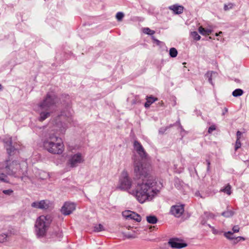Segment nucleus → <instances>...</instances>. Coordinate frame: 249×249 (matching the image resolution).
I'll list each match as a JSON object with an SVG mask.
<instances>
[{
	"instance_id": "a19ab883",
	"label": "nucleus",
	"mask_w": 249,
	"mask_h": 249,
	"mask_svg": "<svg viewBox=\"0 0 249 249\" xmlns=\"http://www.w3.org/2000/svg\"><path fill=\"white\" fill-rule=\"evenodd\" d=\"M210 165V161H208V167H209Z\"/></svg>"
},
{
	"instance_id": "4be33fe9",
	"label": "nucleus",
	"mask_w": 249,
	"mask_h": 249,
	"mask_svg": "<svg viewBox=\"0 0 249 249\" xmlns=\"http://www.w3.org/2000/svg\"><path fill=\"white\" fill-rule=\"evenodd\" d=\"M143 32L144 33L150 35H154L155 33V32L154 30H152L149 28H143Z\"/></svg>"
},
{
	"instance_id": "c03bdc74",
	"label": "nucleus",
	"mask_w": 249,
	"mask_h": 249,
	"mask_svg": "<svg viewBox=\"0 0 249 249\" xmlns=\"http://www.w3.org/2000/svg\"><path fill=\"white\" fill-rule=\"evenodd\" d=\"M183 65H185V64H186V63H185V62H184V63H183Z\"/></svg>"
},
{
	"instance_id": "58836bf2",
	"label": "nucleus",
	"mask_w": 249,
	"mask_h": 249,
	"mask_svg": "<svg viewBox=\"0 0 249 249\" xmlns=\"http://www.w3.org/2000/svg\"><path fill=\"white\" fill-rule=\"evenodd\" d=\"M154 228H155V226H153V227L151 226V227L149 228V229H150V231H152V230H153V229Z\"/></svg>"
},
{
	"instance_id": "a878e982",
	"label": "nucleus",
	"mask_w": 249,
	"mask_h": 249,
	"mask_svg": "<svg viewBox=\"0 0 249 249\" xmlns=\"http://www.w3.org/2000/svg\"><path fill=\"white\" fill-rule=\"evenodd\" d=\"M124 17V14L122 12H118L116 15V18L118 21H121Z\"/></svg>"
},
{
	"instance_id": "6e6552de",
	"label": "nucleus",
	"mask_w": 249,
	"mask_h": 249,
	"mask_svg": "<svg viewBox=\"0 0 249 249\" xmlns=\"http://www.w3.org/2000/svg\"><path fill=\"white\" fill-rule=\"evenodd\" d=\"M75 209V206L74 203L70 202H65L61 208V212L64 215H69L71 214Z\"/></svg>"
},
{
	"instance_id": "423d86ee",
	"label": "nucleus",
	"mask_w": 249,
	"mask_h": 249,
	"mask_svg": "<svg viewBox=\"0 0 249 249\" xmlns=\"http://www.w3.org/2000/svg\"><path fill=\"white\" fill-rule=\"evenodd\" d=\"M55 96L53 94L48 93L43 102L39 105L41 110L48 111L50 107L54 104Z\"/></svg>"
},
{
	"instance_id": "4c0bfd02",
	"label": "nucleus",
	"mask_w": 249,
	"mask_h": 249,
	"mask_svg": "<svg viewBox=\"0 0 249 249\" xmlns=\"http://www.w3.org/2000/svg\"><path fill=\"white\" fill-rule=\"evenodd\" d=\"M235 240L236 241V242H235V243H238V242H240V241H241V239H236V238H235Z\"/></svg>"
},
{
	"instance_id": "1a4fd4ad",
	"label": "nucleus",
	"mask_w": 249,
	"mask_h": 249,
	"mask_svg": "<svg viewBox=\"0 0 249 249\" xmlns=\"http://www.w3.org/2000/svg\"><path fill=\"white\" fill-rule=\"evenodd\" d=\"M184 208L183 205H176L172 206L170 212L176 217H180L184 213Z\"/></svg>"
},
{
	"instance_id": "79ce46f5",
	"label": "nucleus",
	"mask_w": 249,
	"mask_h": 249,
	"mask_svg": "<svg viewBox=\"0 0 249 249\" xmlns=\"http://www.w3.org/2000/svg\"><path fill=\"white\" fill-rule=\"evenodd\" d=\"M211 80H212L211 78H209V81H210V82H211Z\"/></svg>"
},
{
	"instance_id": "f03ea898",
	"label": "nucleus",
	"mask_w": 249,
	"mask_h": 249,
	"mask_svg": "<svg viewBox=\"0 0 249 249\" xmlns=\"http://www.w3.org/2000/svg\"><path fill=\"white\" fill-rule=\"evenodd\" d=\"M4 167V172L7 174L19 177L23 175L24 169H26L27 168V164L25 162L19 163L17 161H13L9 165H8L7 161L5 162L0 167V182H6L4 178L6 176L1 171V170L3 169Z\"/></svg>"
},
{
	"instance_id": "393cba45",
	"label": "nucleus",
	"mask_w": 249,
	"mask_h": 249,
	"mask_svg": "<svg viewBox=\"0 0 249 249\" xmlns=\"http://www.w3.org/2000/svg\"><path fill=\"white\" fill-rule=\"evenodd\" d=\"M192 36L196 40H199L200 39V36L196 32H193L191 33Z\"/></svg>"
},
{
	"instance_id": "f704fd0d",
	"label": "nucleus",
	"mask_w": 249,
	"mask_h": 249,
	"mask_svg": "<svg viewBox=\"0 0 249 249\" xmlns=\"http://www.w3.org/2000/svg\"><path fill=\"white\" fill-rule=\"evenodd\" d=\"M241 135H242V133L240 131H238L236 133L237 139L240 140L241 137Z\"/></svg>"
},
{
	"instance_id": "aec40b11",
	"label": "nucleus",
	"mask_w": 249,
	"mask_h": 249,
	"mask_svg": "<svg viewBox=\"0 0 249 249\" xmlns=\"http://www.w3.org/2000/svg\"><path fill=\"white\" fill-rule=\"evenodd\" d=\"M243 91L241 89H236L232 92V95L234 97L241 96L243 94Z\"/></svg>"
},
{
	"instance_id": "a211bd4d",
	"label": "nucleus",
	"mask_w": 249,
	"mask_h": 249,
	"mask_svg": "<svg viewBox=\"0 0 249 249\" xmlns=\"http://www.w3.org/2000/svg\"><path fill=\"white\" fill-rule=\"evenodd\" d=\"M50 116V113L47 112L41 111L40 114V118L39 120L40 121H43L47 118Z\"/></svg>"
},
{
	"instance_id": "0eeeda50",
	"label": "nucleus",
	"mask_w": 249,
	"mask_h": 249,
	"mask_svg": "<svg viewBox=\"0 0 249 249\" xmlns=\"http://www.w3.org/2000/svg\"><path fill=\"white\" fill-rule=\"evenodd\" d=\"M84 161V156L81 153H77L71 157L68 161V163L71 167H74Z\"/></svg>"
},
{
	"instance_id": "f257e3e1",
	"label": "nucleus",
	"mask_w": 249,
	"mask_h": 249,
	"mask_svg": "<svg viewBox=\"0 0 249 249\" xmlns=\"http://www.w3.org/2000/svg\"><path fill=\"white\" fill-rule=\"evenodd\" d=\"M151 170V165L147 163L136 162L134 164V175L137 179V185L136 190L130 193L141 203L152 200L157 194L153 188L155 182L149 176Z\"/></svg>"
},
{
	"instance_id": "37998d69",
	"label": "nucleus",
	"mask_w": 249,
	"mask_h": 249,
	"mask_svg": "<svg viewBox=\"0 0 249 249\" xmlns=\"http://www.w3.org/2000/svg\"><path fill=\"white\" fill-rule=\"evenodd\" d=\"M1 89V85L0 84V90Z\"/></svg>"
},
{
	"instance_id": "72a5a7b5",
	"label": "nucleus",
	"mask_w": 249,
	"mask_h": 249,
	"mask_svg": "<svg viewBox=\"0 0 249 249\" xmlns=\"http://www.w3.org/2000/svg\"><path fill=\"white\" fill-rule=\"evenodd\" d=\"M7 236L5 234L0 235V242H4Z\"/></svg>"
},
{
	"instance_id": "ddd939ff",
	"label": "nucleus",
	"mask_w": 249,
	"mask_h": 249,
	"mask_svg": "<svg viewBox=\"0 0 249 249\" xmlns=\"http://www.w3.org/2000/svg\"><path fill=\"white\" fill-rule=\"evenodd\" d=\"M33 207L46 209L49 207V204L48 201L41 200L39 202H35L32 204Z\"/></svg>"
},
{
	"instance_id": "cd10ccee",
	"label": "nucleus",
	"mask_w": 249,
	"mask_h": 249,
	"mask_svg": "<svg viewBox=\"0 0 249 249\" xmlns=\"http://www.w3.org/2000/svg\"><path fill=\"white\" fill-rule=\"evenodd\" d=\"M241 146V143L240 140L236 139V141L235 144V151L237 150L238 149L240 148Z\"/></svg>"
},
{
	"instance_id": "c85d7f7f",
	"label": "nucleus",
	"mask_w": 249,
	"mask_h": 249,
	"mask_svg": "<svg viewBox=\"0 0 249 249\" xmlns=\"http://www.w3.org/2000/svg\"><path fill=\"white\" fill-rule=\"evenodd\" d=\"M216 129V127L214 125H211V126L209 127V129H208V133H211L213 132V131L214 130H215Z\"/></svg>"
},
{
	"instance_id": "f3484780",
	"label": "nucleus",
	"mask_w": 249,
	"mask_h": 249,
	"mask_svg": "<svg viewBox=\"0 0 249 249\" xmlns=\"http://www.w3.org/2000/svg\"><path fill=\"white\" fill-rule=\"evenodd\" d=\"M199 32L203 36L209 35L212 33V30L210 29H206L200 26L198 28Z\"/></svg>"
},
{
	"instance_id": "39448f33",
	"label": "nucleus",
	"mask_w": 249,
	"mask_h": 249,
	"mask_svg": "<svg viewBox=\"0 0 249 249\" xmlns=\"http://www.w3.org/2000/svg\"><path fill=\"white\" fill-rule=\"evenodd\" d=\"M132 184L128 173L125 171H123L119 179L118 188L121 190H127L130 189Z\"/></svg>"
},
{
	"instance_id": "7ed1b4c3",
	"label": "nucleus",
	"mask_w": 249,
	"mask_h": 249,
	"mask_svg": "<svg viewBox=\"0 0 249 249\" xmlns=\"http://www.w3.org/2000/svg\"><path fill=\"white\" fill-rule=\"evenodd\" d=\"M43 146L48 152L53 154H61L64 150V145L62 141L53 135L44 140Z\"/></svg>"
},
{
	"instance_id": "412c9836",
	"label": "nucleus",
	"mask_w": 249,
	"mask_h": 249,
	"mask_svg": "<svg viewBox=\"0 0 249 249\" xmlns=\"http://www.w3.org/2000/svg\"><path fill=\"white\" fill-rule=\"evenodd\" d=\"M169 54L171 57H175L178 54V51L175 48H172L170 49Z\"/></svg>"
},
{
	"instance_id": "e433bc0d",
	"label": "nucleus",
	"mask_w": 249,
	"mask_h": 249,
	"mask_svg": "<svg viewBox=\"0 0 249 249\" xmlns=\"http://www.w3.org/2000/svg\"><path fill=\"white\" fill-rule=\"evenodd\" d=\"M221 34H222V32L221 31H220L218 33H216L215 36H218L221 35Z\"/></svg>"
},
{
	"instance_id": "c9c22d12",
	"label": "nucleus",
	"mask_w": 249,
	"mask_h": 249,
	"mask_svg": "<svg viewBox=\"0 0 249 249\" xmlns=\"http://www.w3.org/2000/svg\"><path fill=\"white\" fill-rule=\"evenodd\" d=\"M240 239L242 241H244L246 240L245 238H244L243 237H241V236H239V237H236V239Z\"/></svg>"
},
{
	"instance_id": "6ab92c4d",
	"label": "nucleus",
	"mask_w": 249,
	"mask_h": 249,
	"mask_svg": "<svg viewBox=\"0 0 249 249\" xmlns=\"http://www.w3.org/2000/svg\"><path fill=\"white\" fill-rule=\"evenodd\" d=\"M147 222L151 224H155L157 223L158 219L155 216H148L146 217Z\"/></svg>"
},
{
	"instance_id": "ea45409f",
	"label": "nucleus",
	"mask_w": 249,
	"mask_h": 249,
	"mask_svg": "<svg viewBox=\"0 0 249 249\" xmlns=\"http://www.w3.org/2000/svg\"><path fill=\"white\" fill-rule=\"evenodd\" d=\"M154 41H155V42H156L158 44H159V43H160V41H159V40H157V39H154Z\"/></svg>"
},
{
	"instance_id": "4468645a",
	"label": "nucleus",
	"mask_w": 249,
	"mask_h": 249,
	"mask_svg": "<svg viewBox=\"0 0 249 249\" xmlns=\"http://www.w3.org/2000/svg\"><path fill=\"white\" fill-rule=\"evenodd\" d=\"M169 9L172 10L175 14H180L183 12L184 7L182 6L173 5L169 7Z\"/></svg>"
},
{
	"instance_id": "bb28decb",
	"label": "nucleus",
	"mask_w": 249,
	"mask_h": 249,
	"mask_svg": "<svg viewBox=\"0 0 249 249\" xmlns=\"http://www.w3.org/2000/svg\"><path fill=\"white\" fill-rule=\"evenodd\" d=\"M233 234V232L231 231L226 232L224 233L225 236L229 239H232L233 238L231 237Z\"/></svg>"
},
{
	"instance_id": "c756f323",
	"label": "nucleus",
	"mask_w": 249,
	"mask_h": 249,
	"mask_svg": "<svg viewBox=\"0 0 249 249\" xmlns=\"http://www.w3.org/2000/svg\"><path fill=\"white\" fill-rule=\"evenodd\" d=\"M222 214L225 216H231L233 215V213L231 211H228L224 212Z\"/></svg>"
},
{
	"instance_id": "f8f14e48",
	"label": "nucleus",
	"mask_w": 249,
	"mask_h": 249,
	"mask_svg": "<svg viewBox=\"0 0 249 249\" xmlns=\"http://www.w3.org/2000/svg\"><path fill=\"white\" fill-rule=\"evenodd\" d=\"M168 243L173 248L180 249L187 246L186 244L182 243L181 241L178 238L171 239Z\"/></svg>"
},
{
	"instance_id": "2eb2a0df",
	"label": "nucleus",
	"mask_w": 249,
	"mask_h": 249,
	"mask_svg": "<svg viewBox=\"0 0 249 249\" xmlns=\"http://www.w3.org/2000/svg\"><path fill=\"white\" fill-rule=\"evenodd\" d=\"M6 149H7L8 154L9 155H11L13 154L14 152L16 149L14 147H13L11 145V144H12L11 139H10L9 141L7 142H6Z\"/></svg>"
},
{
	"instance_id": "2f4dec72",
	"label": "nucleus",
	"mask_w": 249,
	"mask_h": 249,
	"mask_svg": "<svg viewBox=\"0 0 249 249\" xmlns=\"http://www.w3.org/2000/svg\"><path fill=\"white\" fill-rule=\"evenodd\" d=\"M239 229H239L238 226H234L232 228L233 232H239Z\"/></svg>"
},
{
	"instance_id": "5701e85b",
	"label": "nucleus",
	"mask_w": 249,
	"mask_h": 249,
	"mask_svg": "<svg viewBox=\"0 0 249 249\" xmlns=\"http://www.w3.org/2000/svg\"><path fill=\"white\" fill-rule=\"evenodd\" d=\"M231 186L230 185L228 184L222 191L228 195H230L231 194Z\"/></svg>"
},
{
	"instance_id": "b1692460",
	"label": "nucleus",
	"mask_w": 249,
	"mask_h": 249,
	"mask_svg": "<svg viewBox=\"0 0 249 249\" xmlns=\"http://www.w3.org/2000/svg\"><path fill=\"white\" fill-rule=\"evenodd\" d=\"M104 230V227L101 224L96 225L94 228V231L99 232Z\"/></svg>"
},
{
	"instance_id": "9d476101",
	"label": "nucleus",
	"mask_w": 249,
	"mask_h": 249,
	"mask_svg": "<svg viewBox=\"0 0 249 249\" xmlns=\"http://www.w3.org/2000/svg\"><path fill=\"white\" fill-rule=\"evenodd\" d=\"M123 215L126 218H129L135 220L137 222L141 221V216L136 213L130 211H125L122 213Z\"/></svg>"
},
{
	"instance_id": "7c9ffc66",
	"label": "nucleus",
	"mask_w": 249,
	"mask_h": 249,
	"mask_svg": "<svg viewBox=\"0 0 249 249\" xmlns=\"http://www.w3.org/2000/svg\"><path fill=\"white\" fill-rule=\"evenodd\" d=\"M233 5L231 3H230L228 5H225L224 9L225 10H229V9H231L232 8Z\"/></svg>"
},
{
	"instance_id": "20e7f679",
	"label": "nucleus",
	"mask_w": 249,
	"mask_h": 249,
	"mask_svg": "<svg viewBox=\"0 0 249 249\" xmlns=\"http://www.w3.org/2000/svg\"><path fill=\"white\" fill-rule=\"evenodd\" d=\"M51 221V217L49 215H41L37 218L35 227L38 236H43L45 234Z\"/></svg>"
},
{
	"instance_id": "473e14b6",
	"label": "nucleus",
	"mask_w": 249,
	"mask_h": 249,
	"mask_svg": "<svg viewBox=\"0 0 249 249\" xmlns=\"http://www.w3.org/2000/svg\"><path fill=\"white\" fill-rule=\"evenodd\" d=\"M3 193L5 195H10L12 193H13V191L11 190H5L3 191Z\"/></svg>"
},
{
	"instance_id": "9b49d317",
	"label": "nucleus",
	"mask_w": 249,
	"mask_h": 249,
	"mask_svg": "<svg viewBox=\"0 0 249 249\" xmlns=\"http://www.w3.org/2000/svg\"><path fill=\"white\" fill-rule=\"evenodd\" d=\"M134 147L139 156L142 158H146L147 154L142 145L137 141L134 142Z\"/></svg>"
},
{
	"instance_id": "dca6fc26",
	"label": "nucleus",
	"mask_w": 249,
	"mask_h": 249,
	"mask_svg": "<svg viewBox=\"0 0 249 249\" xmlns=\"http://www.w3.org/2000/svg\"><path fill=\"white\" fill-rule=\"evenodd\" d=\"M157 100V98L154 97L152 96H147L146 102L144 104V107L146 108L148 107L152 103H153L154 102Z\"/></svg>"
}]
</instances>
